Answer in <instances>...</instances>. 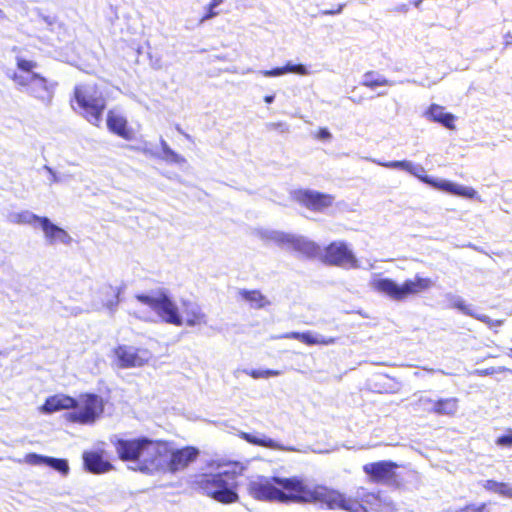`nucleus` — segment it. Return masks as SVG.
I'll use <instances>...</instances> for the list:
<instances>
[{"mask_svg": "<svg viewBox=\"0 0 512 512\" xmlns=\"http://www.w3.org/2000/svg\"><path fill=\"white\" fill-rule=\"evenodd\" d=\"M135 298L152 309L165 323H181L178 308L165 291L160 290L155 295L137 294Z\"/></svg>", "mask_w": 512, "mask_h": 512, "instance_id": "nucleus-10", "label": "nucleus"}, {"mask_svg": "<svg viewBox=\"0 0 512 512\" xmlns=\"http://www.w3.org/2000/svg\"><path fill=\"white\" fill-rule=\"evenodd\" d=\"M386 503L380 492L371 491L365 487H358L354 495L343 493L342 511L346 512H383Z\"/></svg>", "mask_w": 512, "mask_h": 512, "instance_id": "nucleus-8", "label": "nucleus"}, {"mask_svg": "<svg viewBox=\"0 0 512 512\" xmlns=\"http://www.w3.org/2000/svg\"><path fill=\"white\" fill-rule=\"evenodd\" d=\"M179 320L181 323L174 324L175 326L195 327L207 324L206 314L197 304L190 301H182Z\"/></svg>", "mask_w": 512, "mask_h": 512, "instance_id": "nucleus-18", "label": "nucleus"}, {"mask_svg": "<svg viewBox=\"0 0 512 512\" xmlns=\"http://www.w3.org/2000/svg\"><path fill=\"white\" fill-rule=\"evenodd\" d=\"M46 465L51 467L52 469L60 472L63 475H67L69 472V466L65 459L53 458V457L47 456Z\"/></svg>", "mask_w": 512, "mask_h": 512, "instance_id": "nucleus-33", "label": "nucleus"}, {"mask_svg": "<svg viewBox=\"0 0 512 512\" xmlns=\"http://www.w3.org/2000/svg\"><path fill=\"white\" fill-rule=\"evenodd\" d=\"M104 409L102 398L92 393H82L76 399L72 411L66 419L72 423L91 424L102 414Z\"/></svg>", "mask_w": 512, "mask_h": 512, "instance_id": "nucleus-9", "label": "nucleus"}, {"mask_svg": "<svg viewBox=\"0 0 512 512\" xmlns=\"http://www.w3.org/2000/svg\"><path fill=\"white\" fill-rule=\"evenodd\" d=\"M273 100H274V95H267V96L264 97V101L266 103H272Z\"/></svg>", "mask_w": 512, "mask_h": 512, "instance_id": "nucleus-41", "label": "nucleus"}, {"mask_svg": "<svg viewBox=\"0 0 512 512\" xmlns=\"http://www.w3.org/2000/svg\"><path fill=\"white\" fill-rule=\"evenodd\" d=\"M425 116L432 122L441 124L443 127L454 130L456 117L446 112L445 108L438 104H431L425 112Z\"/></svg>", "mask_w": 512, "mask_h": 512, "instance_id": "nucleus-23", "label": "nucleus"}, {"mask_svg": "<svg viewBox=\"0 0 512 512\" xmlns=\"http://www.w3.org/2000/svg\"><path fill=\"white\" fill-rule=\"evenodd\" d=\"M419 403L430 404L431 407L427 412L438 416L454 417L459 409V399L456 397L439 398L436 400L422 397L419 399Z\"/></svg>", "mask_w": 512, "mask_h": 512, "instance_id": "nucleus-19", "label": "nucleus"}, {"mask_svg": "<svg viewBox=\"0 0 512 512\" xmlns=\"http://www.w3.org/2000/svg\"><path fill=\"white\" fill-rule=\"evenodd\" d=\"M224 0H211L205 9V14L201 17L200 22H204L209 20L219 14L218 11L215 10L217 6L222 4Z\"/></svg>", "mask_w": 512, "mask_h": 512, "instance_id": "nucleus-34", "label": "nucleus"}, {"mask_svg": "<svg viewBox=\"0 0 512 512\" xmlns=\"http://www.w3.org/2000/svg\"><path fill=\"white\" fill-rule=\"evenodd\" d=\"M287 337L290 339L298 340L306 345H330L336 342V339L333 337L329 338H317L311 332H290L287 334Z\"/></svg>", "mask_w": 512, "mask_h": 512, "instance_id": "nucleus-25", "label": "nucleus"}, {"mask_svg": "<svg viewBox=\"0 0 512 512\" xmlns=\"http://www.w3.org/2000/svg\"><path fill=\"white\" fill-rule=\"evenodd\" d=\"M433 281L429 277L415 275L413 279H407L402 285L396 284L392 279H374L371 287L394 300L402 301L411 295H416L430 289Z\"/></svg>", "mask_w": 512, "mask_h": 512, "instance_id": "nucleus-6", "label": "nucleus"}, {"mask_svg": "<svg viewBox=\"0 0 512 512\" xmlns=\"http://www.w3.org/2000/svg\"><path fill=\"white\" fill-rule=\"evenodd\" d=\"M106 124L110 132L119 137L130 140L132 138V130L128 127L127 119L114 110H109L106 116Z\"/></svg>", "mask_w": 512, "mask_h": 512, "instance_id": "nucleus-22", "label": "nucleus"}, {"mask_svg": "<svg viewBox=\"0 0 512 512\" xmlns=\"http://www.w3.org/2000/svg\"><path fill=\"white\" fill-rule=\"evenodd\" d=\"M239 436H240V438H242L243 440H245L246 442H248L252 445L269 448V449H275L278 447L276 441H274L273 439L268 438V437H258L256 435L248 433V432H241Z\"/></svg>", "mask_w": 512, "mask_h": 512, "instance_id": "nucleus-29", "label": "nucleus"}, {"mask_svg": "<svg viewBox=\"0 0 512 512\" xmlns=\"http://www.w3.org/2000/svg\"><path fill=\"white\" fill-rule=\"evenodd\" d=\"M493 505L490 501L479 504L470 503L462 507L458 512H493Z\"/></svg>", "mask_w": 512, "mask_h": 512, "instance_id": "nucleus-32", "label": "nucleus"}, {"mask_svg": "<svg viewBox=\"0 0 512 512\" xmlns=\"http://www.w3.org/2000/svg\"><path fill=\"white\" fill-rule=\"evenodd\" d=\"M286 73H295L298 75H307L308 70L303 64H292L288 62L282 67H276L270 70L261 71V74L265 77H275Z\"/></svg>", "mask_w": 512, "mask_h": 512, "instance_id": "nucleus-27", "label": "nucleus"}, {"mask_svg": "<svg viewBox=\"0 0 512 512\" xmlns=\"http://www.w3.org/2000/svg\"><path fill=\"white\" fill-rule=\"evenodd\" d=\"M83 462L85 469L93 474H103L113 469V465L104 459L103 451H85Z\"/></svg>", "mask_w": 512, "mask_h": 512, "instance_id": "nucleus-21", "label": "nucleus"}, {"mask_svg": "<svg viewBox=\"0 0 512 512\" xmlns=\"http://www.w3.org/2000/svg\"><path fill=\"white\" fill-rule=\"evenodd\" d=\"M17 70L13 71L9 78L18 87H28L30 77L32 75H39L34 70L38 67V63L33 59H26L23 56L18 55L16 57Z\"/></svg>", "mask_w": 512, "mask_h": 512, "instance_id": "nucleus-17", "label": "nucleus"}, {"mask_svg": "<svg viewBox=\"0 0 512 512\" xmlns=\"http://www.w3.org/2000/svg\"><path fill=\"white\" fill-rule=\"evenodd\" d=\"M239 295L243 300L248 302L250 306L254 309H262L270 305V301L267 299V297L263 295L260 290L257 289H242L239 291Z\"/></svg>", "mask_w": 512, "mask_h": 512, "instance_id": "nucleus-26", "label": "nucleus"}, {"mask_svg": "<svg viewBox=\"0 0 512 512\" xmlns=\"http://www.w3.org/2000/svg\"><path fill=\"white\" fill-rule=\"evenodd\" d=\"M343 7H344V4H339V5L337 6V8H336V9H332V10H324V11H322V14H323V15H335V14H339V13L342 11Z\"/></svg>", "mask_w": 512, "mask_h": 512, "instance_id": "nucleus-39", "label": "nucleus"}, {"mask_svg": "<svg viewBox=\"0 0 512 512\" xmlns=\"http://www.w3.org/2000/svg\"><path fill=\"white\" fill-rule=\"evenodd\" d=\"M76 405V398L64 394H55L46 398L41 406V411L54 413L60 410H69Z\"/></svg>", "mask_w": 512, "mask_h": 512, "instance_id": "nucleus-24", "label": "nucleus"}, {"mask_svg": "<svg viewBox=\"0 0 512 512\" xmlns=\"http://www.w3.org/2000/svg\"><path fill=\"white\" fill-rule=\"evenodd\" d=\"M495 443L501 447H512V429H508L506 434L497 437Z\"/></svg>", "mask_w": 512, "mask_h": 512, "instance_id": "nucleus-37", "label": "nucleus"}, {"mask_svg": "<svg viewBox=\"0 0 512 512\" xmlns=\"http://www.w3.org/2000/svg\"><path fill=\"white\" fill-rule=\"evenodd\" d=\"M27 223H31L32 221H36L41 225V228L46 236V238L51 242H63L69 243L70 236L69 234L62 228L57 225L51 223L47 217H40L34 214H29L28 219L24 220Z\"/></svg>", "mask_w": 512, "mask_h": 512, "instance_id": "nucleus-20", "label": "nucleus"}, {"mask_svg": "<svg viewBox=\"0 0 512 512\" xmlns=\"http://www.w3.org/2000/svg\"><path fill=\"white\" fill-rule=\"evenodd\" d=\"M0 13H2V11L0 10Z\"/></svg>", "mask_w": 512, "mask_h": 512, "instance_id": "nucleus-42", "label": "nucleus"}, {"mask_svg": "<svg viewBox=\"0 0 512 512\" xmlns=\"http://www.w3.org/2000/svg\"><path fill=\"white\" fill-rule=\"evenodd\" d=\"M343 493L322 484L309 486L298 477L295 503H313L328 510H341Z\"/></svg>", "mask_w": 512, "mask_h": 512, "instance_id": "nucleus-5", "label": "nucleus"}, {"mask_svg": "<svg viewBox=\"0 0 512 512\" xmlns=\"http://www.w3.org/2000/svg\"><path fill=\"white\" fill-rule=\"evenodd\" d=\"M483 487L490 492L497 493L501 496L512 498V486L506 482H498L495 480H486Z\"/></svg>", "mask_w": 512, "mask_h": 512, "instance_id": "nucleus-28", "label": "nucleus"}, {"mask_svg": "<svg viewBox=\"0 0 512 512\" xmlns=\"http://www.w3.org/2000/svg\"><path fill=\"white\" fill-rule=\"evenodd\" d=\"M72 109L94 126H99L107 107L102 88L96 82L77 84L70 99Z\"/></svg>", "mask_w": 512, "mask_h": 512, "instance_id": "nucleus-4", "label": "nucleus"}, {"mask_svg": "<svg viewBox=\"0 0 512 512\" xmlns=\"http://www.w3.org/2000/svg\"><path fill=\"white\" fill-rule=\"evenodd\" d=\"M398 468L399 465L396 462L381 460L363 465L362 470L371 483L398 487L401 484L397 473Z\"/></svg>", "mask_w": 512, "mask_h": 512, "instance_id": "nucleus-12", "label": "nucleus"}, {"mask_svg": "<svg viewBox=\"0 0 512 512\" xmlns=\"http://www.w3.org/2000/svg\"><path fill=\"white\" fill-rule=\"evenodd\" d=\"M298 476H257L247 483L248 495L259 502L295 503Z\"/></svg>", "mask_w": 512, "mask_h": 512, "instance_id": "nucleus-3", "label": "nucleus"}, {"mask_svg": "<svg viewBox=\"0 0 512 512\" xmlns=\"http://www.w3.org/2000/svg\"><path fill=\"white\" fill-rule=\"evenodd\" d=\"M110 290L112 291L116 299L113 302L108 303V307L115 306L118 303V290L116 288H110Z\"/></svg>", "mask_w": 512, "mask_h": 512, "instance_id": "nucleus-40", "label": "nucleus"}, {"mask_svg": "<svg viewBox=\"0 0 512 512\" xmlns=\"http://www.w3.org/2000/svg\"><path fill=\"white\" fill-rule=\"evenodd\" d=\"M280 374L277 370H251L248 372V375H250L254 379L258 378H268L271 376H278Z\"/></svg>", "mask_w": 512, "mask_h": 512, "instance_id": "nucleus-35", "label": "nucleus"}, {"mask_svg": "<svg viewBox=\"0 0 512 512\" xmlns=\"http://www.w3.org/2000/svg\"><path fill=\"white\" fill-rule=\"evenodd\" d=\"M113 352L120 368L140 367L151 358V353L147 349L128 345H119Z\"/></svg>", "mask_w": 512, "mask_h": 512, "instance_id": "nucleus-15", "label": "nucleus"}, {"mask_svg": "<svg viewBox=\"0 0 512 512\" xmlns=\"http://www.w3.org/2000/svg\"><path fill=\"white\" fill-rule=\"evenodd\" d=\"M381 165L386 168H397V169L405 170V171L419 177V179L422 182L429 184L433 188L438 189L440 191H444V192H447V193H450V194H453L456 196H461V197H465V198H469V199H473V198L477 197V191L472 187L458 185L453 182L445 181V180H435L426 175L425 176L418 175L416 170L423 171V168L422 167L416 168L409 161H406V160L388 161V162L381 163Z\"/></svg>", "mask_w": 512, "mask_h": 512, "instance_id": "nucleus-7", "label": "nucleus"}, {"mask_svg": "<svg viewBox=\"0 0 512 512\" xmlns=\"http://www.w3.org/2000/svg\"><path fill=\"white\" fill-rule=\"evenodd\" d=\"M47 456L39 455L36 453H29L25 456L26 463L30 465H46Z\"/></svg>", "mask_w": 512, "mask_h": 512, "instance_id": "nucleus-36", "label": "nucleus"}, {"mask_svg": "<svg viewBox=\"0 0 512 512\" xmlns=\"http://www.w3.org/2000/svg\"><path fill=\"white\" fill-rule=\"evenodd\" d=\"M361 84L367 88L374 89L379 86L391 85V81L385 77L376 75L373 71H368L365 73Z\"/></svg>", "mask_w": 512, "mask_h": 512, "instance_id": "nucleus-30", "label": "nucleus"}, {"mask_svg": "<svg viewBox=\"0 0 512 512\" xmlns=\"http://www.w3.org/2000/svg\"><path fill=\"white\" fill-rule=\"evenodd\" d=\"M292 198L301 206L314 211L323 212L334 203V196L328 193L309 189H297L293 191Z\"/></svg>", "mask_w": 512, "mask_h": 512, "instance_id": "nucleus-14", "label": "nucleus"}, {"mask_svg": "<svg viewBox=\"0 0 512 512\" xmlns=\"http://www.w3.org/2000/svg\"><path fill=\"white\" fill-rule=\"evenodd\" d=\"M163 159L168 163L184 164L185 158L173 151L167 144L162 145Z\"/></svg>", "mask_w": 512, "mask_h": 512, "instance_id": "nucleus-31", "label": "nucleus"}, {"mask_svg": "<svg viewBox=\"0 0 512 512\" xmlns=\"http://www.w3.org/2000/svg\"><path fill=\"white\" fill-rule=\"evenodd\" d=\"M322 263L344 269H356L358 260L350 246L344 241H332L324 247L320 257Z\"/></svg>", "mask_w": 512, "mask_h": 512, "instance_id": "nucleus-11", "label": "nucleus"}, {"mask_svg": "<svg viewBox=\"0 0 512 512\" xmlns=\"http://www.w3.org/2000/svg\"><path fill=\"white\" fill-rule=\"evenodd\" d=\"M30 79L29 86L24 87L27 93L42 103H50L54 95V88L56 84L49 82L41 74L32 75Z\"/></svg>", "mask_w": 512, "mask_h": 512, "instance_id": "nucleus-16", "label": "nucleus"}, {"mask_svg": "<svg viewBox=\"0 0 512 512\" xmlns=\"http://www.w3.org/2000/svg\"><path fill=\"white\" fill-rule=\"evenodd\" d=\"M316 137L320 140H328L331 138V134L327 128H320L316 133Z\"/></svg>", "mask_w": 512, "mask_h": 512, "instance_id": "nucleus-38", "label": "nucleus"}, {"mask_svg": "<svg viewBox=\"0 0 512 512\" xmlns=\"http://www.w3.org/2000/svg\"><path fill=\"white\" fill-rule=\"evenodd\" d=\"M167 448L168 452L165 455L163 470H161V472L176 473L185 470L195 462L200 455L199 449L191 445L174 449L171 442L168 441Z\"/></svg>", "mask_w": 512, "mask_h": 512, "instance_id": "nucleus-13", "label": "nucleus"}, {"mask_svg": "<svg viewBox=\"0 0 512 512\" xmlns=\"http://www.w3.org/2000/svg\"><path fill=\"white\" fill-rule=\"evenodd\" d=\"M239 475L235 470H223L220 461L211 460L204 470L192 475L189 487L218 503L230 505L240 499Z\"/></svg>", "mask_w": 512, "mask_h": 512, "instance_id": "nucleus-1", "label": "nucleus"}, {"mask_svg": "<svg viewBox=\"0 0 512 512\" xmlns=\"http://www.w3.org/2000/svg\"><path fill=\"white\" fill-rule=\"evenodd\" d=\"M112 444L118 458L123 462L135 464V470L146 474H154L163 470V461L168 452L167 440H154L140 436L116 438Z\"/></svg>", "mask_w": 512, "mask_h": 512, "instance_id": "nucleus-2", "label": "nucleus"}]
</instances>
